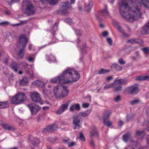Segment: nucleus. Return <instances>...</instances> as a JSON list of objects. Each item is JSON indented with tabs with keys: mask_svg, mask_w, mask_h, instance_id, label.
Instances as JSON below:
<instances>
[{
	"mask_svg": "<svg viewBox=\"0 0 149 149\" xmlns=\"http://www.w3.org/2000/svg\"><path fill=\"white\" fill-rule=\"evenodd\" d=\"M118 5L121 16L127 21L132 22L142 15V4L137 0H119Z\"/></svg>",
	"mask_w": 149,
	"mask_h": 149,
	"instance_id": "1",
	"label": "nucleus"
},
{
	"mask_svg": "<svg viewBox=\"0 0 149 149\" xmlns=\"http://www.w3.org/2000/svg\"><path fill=\"white\" fill-rule=\"evenodd\" d=\"M80 75L78 72L73 70L68 69L57 77L51 79L50 81L52 83L60 84L72 83L77 81Z\"/></svg>",
	"mask_w": 149,
	"mask_h": 149,
	"instance_id": "2",
	"label": "nucleus"
},
{
	"mask_svg": "<svg viewBox=\"0 0 149 149\" xmlns=\"http://www.w3.org/2000/svg\"><path fill=\"white\" fill-rule=\"evenodd\" d=\"M19 39V43L17 45V47L20 50L17 54L19 56V58L22 59L24 55V49L28 42V38L24 35H22L20 36Z\"/></svg>",
	"mask_w": 149,
	"mask_h": 149,
	"instance_id": "3",
	"label": "nucleus"
},
{
	"mask_svg": "<svg viewBox=\"0 0 149 149\" xmlns=\"http://www.w3.org/2000/svg\"><path fill=\"white\" fill-rule=\"evenodd\" d=\"M22 8L24 9V13L28 16L33 15L35 13V9L33 4L27 0L23 2Z\"/></svg>",
	"mask_w": 149,
	"mask_h": 149,
	"instance_id": "4",
	"label": "nucleus"
},
{
	"mask_svg": "<svg viewBox=\"0 0 149 149\" xmlns=\"http://www.w3.org/2000/svg\"><path fill=\"white\" fill-rule=\"evenodd\" d=\"M82 120L80 115H76L73 117V124L74 125V129L75 130L81 127V122Z\"/></svg>",
	"mask_w": 149,
	"mask_h": 149,
	"instance_id": "5",
	"label": "nucleus"
},
{
	"mask_svg": "<svg viewBox=\"0 0 149 149\" xmlns=\"http://www.w3.org/2000/svg\"><path fill=\"white\" fill-rule=\"evenodd\" d=\"M61 7L59 10L57 11V13H61L63 14H68L67 10L70 8L71 6L70 3L68 2H64L62 3Z\"/></svg>",
	"mask_w": 149,
	"mask_h": 149,
	"instance_id": "6",
	"label": "nucleus"
},
{
	"mask_svg": "<svg viewBox=\"0 0 149 149\" xmlns=\"http://www.w3.org/2000/svg\"><path fill=\"white\" fill-rule=\"evenodd\" d=\"M62 89V86H57L54 87V95L56 97L59 98V97H64V95H66L67 93H66L65 94H62L60 95Z\"/></svg>",
	"mask_w": 149,
	"mask_h": 149,
	"instance_id": "7",
	"label": "nucleus"
},
{
	"mask_svg": "<svg viewBox=\"0 0 149 149\" xmlns=\"http://www.w3.org/2000/svg\"><path fill=\"white\" fill-rule=\"evenodd\" d=\"M33 115H34L40 110V108L38 105L32 103L27 105Z\"/></svg>",
	"mask_w": 149,
	"mask_h": 149,
	"instance_id": "8",
	"label": "nucleus"
},
{
	"mask_svg": "<svg viewBox=\"0 0 149 149\" xmlns=\"http://www.w3.org/2000/svg\"><path fill=\"white\" fill-rule=\"evenodd\" d=\"M33 115H34L40 110V108L38 105L32 103L27 105Z\"/></svg>",
	"mask_w": 149,
	"mask_h": 149,
	"instance_id": "9",
	"label": "nucleus"
},
{
	"mask_svg": "<svg viewBox=\"0 0 149 149\" xmlns=\"http://www.w3.org/2000/svg\"><path fill=\"white\" fill-rule=\"evenodd\" d=\"M100 14H101L102 15L106 17H109V12L107 10V6H106L105 8L104 9H103L101 11L99 12V13L96 15V18L98 19L100 21L101 19L100 18Z\"/></svg>",
	"mask_w": 149,
	"mask_h": 149,
	"instance_id": "10",
	"label": "nucleus"
},
{
	"mask_svg": "<svg viewBox=\"0 0 149 149\" xmlns=\"http://www.w3.org/2000/svg\"><path fill=\"white\" fill-rule=\"evenodd\" d=\"M126 91L132 95H135L139 92V89L136 86H133L127 88Z\"/></svg>",
	"mask_w": 149,
	"mask_h": 149,
	"instance_id": "11",
	"label": "nucleus"
},
{
	"mask_svg": "<svg viewBox=\"0 0 149 149\" xmlns=\"http://www.w3.org/2000/svg\"><path fill=\"white\" fill-rule=\"evenodd\" d=\"M31 97L32 101L35 102H39L41 101L40 95L37 92H34L31 93Z\"/></svg>",
	"mask_w": 149,
	"mask_h": 149,
	"instance_id": "12",
	"label": "nucleus"
},
{
	"mask_svg": "<svg viewBox=\"0 0 149 149\" xmlns=\"http://www.w3.org/2000/svg\"><path fill=\"white\" fill-rule=\"evenodd\" d=\"M141 32L143 34H149V21L143 27Z\"/></svg>",
	"mask_w": 149,
	"mask_h": 149,
	"instance_id": "13",
	"label": "nucleus"
},
{
	"mask_svg": "<svg viewBox=\"0 0 149 149\" xmlns=\"http://www.w3.org/2000/svg\"><path fill=\"white\" fill-rule=\"evenodd\" d=\"M113 26L123 36H127V35L125 33L124 30L120 26L119 23L116 22L114 21L113 22Z\"/></svg>",
	"mask_w": 149,
	"mask_h": 149,
	"instance_id": "14",
	"label": "nucleus"
},
{
	"mask_svg": "<svg viewBox=\"0 0 149 149\" xmlns=\"http://www.w3.org/2000/svg\"><path fill=\"white\" fill-rule=\"evenodd\" d=\"M57 128V126L55 125H49L45 128L43 130L44 132H51L54 131Z\"/></svg>",
	"mask_w": 149,
	"mask_h": 149,
	"instance_id": "15",
	"label": "nucleus"
},
{
	"mask_svg": "<svg viewBox=\"0 0 149 149\" xmlns=\"http://www.w3.org/2000/svg\"><path fill=\"white\" fill-rule=\"evenodd\" d=\"M144 147L141 146L140 144L137 143V142L134 143L132 146H129L125 149H144Z\"/></svg>",
	"mask_w": 149,
	"mask_h": 149,
	"instance_id": "16",
	"label": "nucleus"
},
{
	"mask_svg": "<svg viewBox=\"0 0 149 149\" xmlns=\"http://www.w3.org/2000/svg\"><path fill=\"white\" fill-rule=\"evenodd\" d=\"M17 95L20 104L22 103L24 101L26 100V97L24 93H18Z\"/></svg>",
	"mask_w": 149,
	"mask_h": 149,
	"instance_id": "17",
	"label": "nucleus"
},
{
	"mask_svg": "<svg viewBox=\"0 0 149 149\" xmlns=\"http://www.w3.org/2000/svg\"><path fill=\"white\" fill-rule=\"evenodd\" d=\"M62 91L61 92L60 95L62 94H65L66 93H67L66 95H64V97H59V98H63L67 96L68 94L69 90L67 89V86L64 85L62 86Z\"/></svg>",
	"mask_w": 149,
	"mask_h": 149,
	"instance_id": "18",
	"label": "nucleus"
},
{
	"mask_svg": "<svg viewBox=\"0 0 149 149\" xmlns=\"http://www.w3.org/2000/svg\"><path fill=\"white\" fill-rule=\"evenodd\" d=\"M111 68L112 69L116 71H121L123 69V67L117 63L113 64Z\"/></svg>",
	"mask_w": 149,
	"mask_h": 149,
	"instance_id": "19",
	"label": "nucleus"
},
{
	"mask_svg": "<svg viewBox=\"0 0 149 149\" xmlns=\"http://www.w3.org/2000/svg\"><path fill=\"white\" fill-rule=\"evenodd\" d=\"M88 3V5H85L84 10L86 12L90 11L93 6V0H89Z\"/></svg>",
	"mask_w": 149,
	"mask_h": 149,
	"instance_id": "20",
	"label": "nucleus"
},
{
	"mask_svg": "<svg viewBox=\"0 0 149 149\" xmlns=\"http://www.w3.org/2000/svg\"><path fill=\"white\" fill-rule=\"evenodd\" d=\"M122 86L119 85L117 83H115V81H113V91L114 92H119L122 89Z\"/></svg>",
	"mask_w": 149,
	"mask_h": 149,
	"instance_id": "21",
	"label": "nucleus"
},
{
	"mask_svg": "<svg viewBox=\"0 0 149 149\" xmlns=\"http://www.w3.org/2000/svg\"><path fill=\"white\" fill-rule=\"evenodd\" d=\"M1 126L4 129L8 131L13 130L15 129L12 125L7 124H2Z\"/></svg>",
	"mask_w": 149,
	"mask_h": 149,
	"instance_id": "22",
	"label": "nucleus"
},
{
	"mask_svg": "<svg viewBox=\"0 0 149 149\" xmlns=\"http://www.w3.org/2000/svg\"><path fill=\"white\" fill-rule=\"evenodd\" d=\"M114 81H115V83L116 82L117 83V84L120 86L125 85L127 83V81L124 79H115Z\"/></svg>",
	"mask_w": 149,
	"mask_h": 149,
	"instance_id": "23",
	"label": "nucleus"
},
{
	"mask_svg": "<svg viewBox=\"0 0 149 149\" xmlns=\"http://www.w3.org/2000/svg\"><path fill=\"white\" fill-rule=\"evenodd\" d=\"M11 103L15 104L17 105L20 104V102H19L18 97L16 94L13 96L11 100Z\"/></svg>",
	"mask_w": 149,
	"mask_h": 149,
	"instance_id": "24",
	"label": "nucleus"
},
{
	"mask_svg": "<svg viewBox=\"0 0 149 149\" xmlns=\"http://www.w3.org/2000/svg\"><path fill=\"white\" fill-rule=\"evenodd\" d=\"M10 68L15 72H17L19 67L17 63L15 62H12L10 65Z\"/></svg>",
	"mask_w": 149,
	"mask_h": 149,
	"instance_id": "25",
	"label": "nucleus"
},
{
	"mask_svg": "<svg viewBox=\"0 0 149 149\" xmlns=\"http://www.w3.org/2000/svg\"><path fill=\"white\" fill-rule=\"evenodd\" d=\"M33 84L36 86H38L40 88H43L45 85V84L43 82L40 81H34Z\"/></svg>",
	"mask_w": 149,
	"mask_h": 149,
	"instance_id": "26",
	"label": "nucleus"
},
{
	"mask_svg": "<svg viewBox=\"0 0 149 149\" xmlns=\"http://www.w3.org/2000/svg\"><path fill=\"white\" fill-rule=\"evenodd\" d=\"M40 1L42 4H44L46 2H47L51 5H54L58 2V0H40Z\"/></svg>",
	"mask_w": 149,
	"mask_h": 149,
	"instance_id": "27",
	"label": "nucleus"
},
{
	"mask_svg": "<svg viewBox=\"0 0 149 149\" xmlns=\"http://www.w3.org/2000/svg\"><path fill=\"white\" fill-rule=\"evenodd\" d=\"M111 111L110 110H107L104 111L103 114V120L107 119L111 115Z\"/></svg>",
	"mask_w": 149,
	"mask_h": 149,
	"instance_id": "28",
	"label": "nucleus"
},
{
	"mask_svg": "<svg viewBox=\"0 0 149 149\" xmlns=\"http://www.w3.org/2000/svg\"><path fill=\"white\" fill-rule=\"evenodd\" d=\"M91 111V110H88L84 112H81L78 115H80L81 117L82 116L84 117H86L88 116Z\"/></svg>",
	"mask_w": 149,
	"mask_h": 149,
	"instance_id": "29",
	"label": "nucleus"
},
{
	"mask_svg": "<svg viewBox=\"0 0 149 149\" xmlns=\"http://www.w3.org/2000/svg\"><path fill=\"white\" fill-rule=\"evenodd\" d=\"M90 134L91 136H98V134L97 130L95 127H93V128L91 131L90 132Z\"/></svg>",
	"mask_w": 149,
	"mask_h": 149,
	"instance_id": "30",
	"label": "nucleus"
},
{
	"mask_svg": "<svg viewBox=\"0 0 149 149\" xmlns=\"http://www.w3.org/2000/svg\"><path fill=\"white\" fill-rule=\"evenodd\" d=\"M28 81L27 78L26 77H24L20 81V84L22 86H25L27 84Z\"/></svg>",
	"mask_w": 149,
	"mask_h": 149,
	"instance_id": "31",
	"label": "nucleus"
},
{
	"mask_svg": "<svg viewBox=\"0 0 149 149\" xmlns=\"http://www.w3.org/2000/svg\"><path fill=\"white\" fill-rule=\"evenodd\" d=\"M80 109L79 104H75L71 105L70 108V110L71 111H73L74 109L79 110Z\"/></svg>",
	"mask_w": 149,
	"mask_h": 149,
	"instance_id": "32",
	"label": "nucleus"
},
{
	"mask_svg": "<svg viewBox=\"0 0 149 149\" xmlns=\"http://www.w3.org/2000/svg\"><path fill=\"white\" fill-rule=\"evenodd\" d=\"M8 102H0V109L6 108L8 107Z\"/></svg>",
	"mask_w": 149,
	"mask_h": 149,
	"instance_id": "33",
	"label": "nucleus"
},
{
	"mask_svg": "<svg viewBox=\"0 0 149 149\" xmlns=\"http://www.w3.org/2000/svg\"><path fill=\"white\" fill-rule=\"evenodd\" d=\"M130 137L131 134L129 133H127L123 135V138L125 141L127 142Z\"/></svg>",
	"mask_w": 149,
	"mask_h": 149,
	"instance_id": "34",
	"label": "nucleus"
},
{
	"mask_svg": "<svg viewBox=\"0 0 149 149\" xmlns=\"http://www.w3.org/2000/svg\"><path fill=\"white\" fill-rule=\"evenodd\" d=\"M136 134L137 136H139L141 138H143L145 135L144 131L137 130Z\"/></svg>",
	"mask_w": 149,
	"mask_h": 149,
	"instance_id": "35",
	"label": "nucleus"
},
{
	"mask_svg": "<svg viewBox=\"0 0 149 149\" xmlns=\"http://www.w3.org/2000/svg\"><path fill=\"white\" fill-rule=\"evenodd\" d=\"M26 73L29 75L31 78H33L34 77V72L32 70H26Z\"/></svg>",
	"mask_w": 149,
	"mask_h": 149,
	"instance_id": "36",
	"label": "nucleus"
},
{
	"mask_svg": "<svg viewBox=\"0 0 149 149\" xmlns=\"http://www.w3.org/2000/svg\"><path fill=\"white\" fill-rule=\"evenodd\" d=\"M141 1L145 7L149 8V1L148 0H141Z\"/></svg>",
	"mask_w": 149,
	"mask_h": 149,
	"instance_id": "37",
	"label": "nucleus"
},
{
	"mask_svg": "<svg viewBox=\"0 0 149 149\" xmlns=\"http://www.w3.org/2000/svg\"><path fill=\"white\" fill-rule=\"evenodd\" d=\"M68 106V103H66L65 104H63L61 105L60 108L64 111L67 109Z\"/></svg>",
	"mask_w": 149,
	"mask_h": 149,
	"instance_id": "38",
	"label": "nucleus"
},
{
	"mask_svg": "<svg viewBox=\"0 0 149 149\" xmlns=\"http://www.w3.org/2000/svg\"><path fill=\"white\" fill-rule=\"evenodd\" d=\"M113 82L110 84H106L104 87V89H107L113 88Z\"/></svg>",
	"mask_w": 149,
	"mask_h": 149,
	"instance_id": "39",
	"label": "nucleus"
},
{
	"mask_svg": "<svg viewBox=\"0 0 149 149\" xmlns=\"http://www.w3.org/2000/svg\"><path fill=\"white\" fill-rule=\"evenodd\" d=\"M110 71L108 70L102 69L98 72L99 74H103L109 72Z\"/></svg>",
	"mask_w": 149,
	"mask_h": 149,
	"instance_id": "40",
	"label": "nucleus"
},
{
	"mask_svg": "<svg viewBox=\"0 0 149 149\" xmlns=\"http://www.w3.org/2000/svg\"><path fill=\"white\" fill-rule=\"evenodd\" d=\"M40 143V141L38 139H34L32 144L34 146H36Z\"/></svg>",
	"mask_w": 149,
	"mask_h": 149,
	"instance_id": "41",
	"label": "nucleus"
},
{
	"mask_svg": "<svg viewBox=\"0 0 149 149\" xmlns=\"http://www.w3.org/2000/svg\"><path fill=\"white\" fill-rule=\"evenodd\" d=\"M103 123L104 125H107L109 127L111 125L112 123L109 121H107V119L103 120Z\"/></svg>",
	"mask_w": 149,
	"mask_h": 149,
	"instance_id": "42",
	"label": "nucleus"
},
{
	"mask_svg": "<svg viewBox=\"0 0 149 149\" xmlns=\"http://www.w3.org/2000/svg\"><path fill=\"white\" fill-rule=\"evenodd\" d=\"M140 101L139 99H137L131 101L130 103L132 105H134L140 102Z\"/></svg>",
	"mask_w": 149,
	"mask_h": 149,
	"instance_id": "43",
	"label": "nucleus"
},
{
	"mask_svg": "<svg viewBox=\"0 0 149 149\" xmlns=\"http://www.w3.org/2000/svg\"><path fill=\"white\" fill-rule=\"evenodd\" d=\"M76 145V142L74 141H72L68 143V147H70Z\"/></svg>",
	"mask_w": 149,
	"mask_h": 149,
	"instance_id": "44",
	"label": "nucleus"
},
{
	"mask_svg": "<svg viewBox=\"0 0 149 149\" xmlns=\"http://www.w3.org/2000/svg\"><path fill=\"white\" fill-rule=\"evenodd\" d=\"M20 0H11L8 2V4L10 5L11 6L12 4L19 2Z\"/></svg>",
	"mask_w": 149,
	"mask_h": 149,
	"instance_id": "45",
	"label": "nucleus"
},
{
	"mask_svg": "<svg viewBox=\"0 0 149 149\" xmlns=\"http://www.w3.org/2000/svg\"><path fill=\"white\" fill-rule=\"evenodd\" d=\"M109 45L110 46H112L113 45V41L110 38H108L106 40Z\"/></svg>",
	"mask_w": 149,
	"mask_h": 149,
	"instance_id": "46",
	"label": "nucleus"
},
{
	"mask_svg": "<svg viewBox=\"0 0 149 149\" xmlns=\"http://www.w3.org/2000/svg\"><path fill=\"white\" fill-rule=\"evenodd\" d=\"M9 24V23L8 21H5L2 22L0 23V26H6L8 25Z\"/></svg>",
	"mask_w": 149,
	"mask_h": 149,
	"instance_id": "47",
	"label": "nucleus"
},
{
	"mask_svg": "<svg viewBox=\"0 0 149 149\" xmlns=\"http://www.w3.org/2000/svg\"><path fill=\"white\" fill-rule=\"evenodd\" d=\"M79 138L80 139L83 141H85V138L83 134L82 133H80L79 134Z\"/></svg>",
	"mask_w": 149,
	"mask_h": 149,
	"instance_id": "48",
	"label": "nucleus"
},
{
	"mask_svg": "<svg viewBox=\"0 0 149 149\" xmlns=\"http://www.w3.org/2000/svg\"><path fill=\"white\" fill-rule=\"evenodd\" d=\"M120 96L119 95H118L114 98V100L116 102H118L120 100Z\"/></svg>",
	"mask_w": 149,
	"mask_h": 149,
	"instance_id": "49",
	"label": "nucleus"
},
{
	"mask_svg": "<svg viewBox=\"0 0 149 149\" xmlns=\"http://www.w3.org/2000/svg\"><path fill=\"white\" fill-rule=\"evenodd\" d=\"M118 63L121 65H124L125 63V62L122 58H120L118 60Z\"/></svg>",
	"mask_w": 149,
	"mask_h": 149,
	"instance_id": "50",
	"label": "nucleus"
},
{
	"mask_svg": "<svg viewBox=\"0 0 149 149\" xmlns=\"http://www.w3.org/2000/svg\"><path fill=\"white\" fill-rule=\"evenodd\" d=\"M64 111L63 110L60 108V109L58 110L55 113L57 115H60Z\"/></svg>",
	"mask_w": 149,
	"mask_h": 149,
	"instance_id": "51",
	"label": "nucleus"
},
{
	"mask_svg": "<svg viewBox=\"0 0 149 149\" xmlns=\"http://www.w3.org/2000/svg\"><path fill=\"white\" fill-rule=\"evenodd\" d=\"M65 22L69 24H70L72 23V20L70 18L65 19Z\"/></svg>",
	"mask_w": 149,
	"mask_h": 149,
	"instance_id": "52",
	"label": "nucleus"
},
{
	"mask_svg": "<svg viewBox=\"0 0 149 149\" xmlns=\"http://www.w3.org/2000/svg\"><path fill=\"white\" fill-rule=\"evenodd\" d=\"M128 42L131 43L132 44L136 43L137 42V41L135 39H132L129 40L127 41Z\"/></svg>",
	"mask_w": 149,
	"mask_h": 149,
	"instance_id": "53",
	"label": "nucleus"
},
{
	"mask_svg": "<svg viewBox=\"0 0 149 149\" xmlns=\"http://www.w3.org/2000/svg\"><path fill=\"white\" fill-rule=\"evenodd\" d=\"M136 80L139 81H143V76H139L137 77L136 79Z\"/></svg>",
	"mask_w": 149,
	"mask_h": 149,
	"instance_id": "54",
	"label": "nucleus"
},
{
	"mask_svg": "<svg viewBox=\"0 0 149 149\" xmlns=\"http://www.w3.org/2000/svg\"><path fill=\"white\" fill-rule=\"evenodd\" d=\"M34 59V57L30 56L27 58V59L30 62L33 61Z\"/></svg>",
	"mask_w": 149,
	"mask_h": 149,
	"instance_id": "55",
	"label": "nucleus"
},
{
	"mask_svg": "<svg viewBox=\"0 0 149 149\" xmlns=\"http://www.w3.org/2000/svg\"><path fill=\"white\" fill-rule=\"evenodd\" d=\"M124 122L122 120H119L118 123V126L119 127H121V126L123 125Z\"/></svg>",
	"mask_w": 149,
	"mask_h": 149,
	"instance_id": "56",
	"label": "nucleus"
},
{
	"mask_svg": "<svg viewBox=\"0 0 149 149\" xmlns=\"http://www.w3.org/2000/svg\"><path fill=\"white\" fill-rule=\"evenodd\" d=\"M102 35L104 37H106L108 35V33L107 31H105L103 32Z\"/></svg>",
	"mask_w": 149,
	"mask_h": 149,
	"instance_id": "57",
	"label": "nucleus"
},
{
	"mask_svg": "<svg viewBox=\"0 0 149 149\" xmlns=\"http://www.w3.org/2000/svg\"><path fill=\"white\" fill-rule=\"evenodd\" d=\"M143 50L145 54H147L149 51V49L147 47H145L143 49Z\"/></svg>",
	"mask_w": 149,
	"mask_h": 149,
	"instance_id": "58",
	"label": "nucleus"
},
{
	"mask_svg": "<svg viewBox=\"0 0 149 149\" xmlns=\"http://www.w3.org/2000/svg\"><path fill=\"white\" fill-rule=\"evenodd\" d=\"M82 105L83 107L84 108H86L89 106V104L88 103H83Z\"/></svg>",
	"mask_w": 149,
	"mask_h": 149,
	"instance_id": "59",
	"label": "nucleus"
},
{
	"mask_svg": "<svg viewBox=\"0 0 149 149\" xmlns=\"http://www.w3.org/2000/svg\"><path fill=\"white\" fill-rule=\"evenodd\" d=\"M143 81L146 80H149V75L143 76Z\"/></svg>",
	"mask_w": 149,
	"mask_h": 149,
	"instance_id": "60",
	"label": "nucleus"
},
{
	"mask_svg": "<svg viewBox=\"0 0 149 149\" xmlns=\"http://www.w3.org/2000/svg\"><path fill=\"white\" fill-rule=\"evenodd\" d=\"M75 33L77 35L80 36L82 34L81 32L80 31L78 30H76L75 31Z\"/></svg>",
	"mask_w": 149,
	"mask_h": 149,
	"instance_id": "61",
	"label": "nucleus"
},
{
	"mask_svg": "<svg viewBox=\"0 0 149 149\" xmlns=\"http://www.w3.org/2000/svg\"><path fill=\"white\" fill-rule=\"evenodd\" d=\"M28 21L27 20H24L23 21H22L21 22V24L22 25L25 24L27 23Z\"/></svg>",
	"mask_w": 149,
	"mask_h": 149,
	"instance_id": "62",
	"label": "nucleus"
},
{
	"mask_svg": "<svg viewBox=\"0 0 149 149\" xmlns=\"http://www.w3.org/2000/svg\"><path fill=\"white\" fill-rule=\"evenodd\" d=\"M90 144L91 146L93 147L95 146L93 140L91 141L90 142Z\"/></svg>",
	"mask_w": 149,
	"mask_h": 149,
	"instance_id": "63",
	"label": "nucleus"
},
{
	"mask_svg": "<svg viewBox=\"0 0 149 149\" xmlns=\"http://www.w3.org/2000/svg\"><path fill=\"white\" fill-rule=\"evenodd\" d=\"M113 79V78L112 76H110L109 77L107 78V81H109L110 80H112Z\"/></svg>",
	"mask_w": 149,
	"mask_h": 149,
	"instance_id": "64",
	"label": "nucleus"
}]
</instances>
